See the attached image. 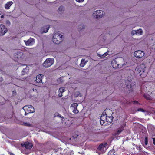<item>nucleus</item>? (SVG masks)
Here are the masks:
<instances>
[{
	"mask_svg": "<svg viewBox=\"0 0 155 155\" xmlns=\"http://www.w3.org/2000/svg\"><path fill=\"white\" fill-rule=\"evenodd\" d=\"M135 68L130 69L128 70L127 73L129 74L131 77H128L127 80L125 81V83L127 84L126 87L129 88H130V90L129 91H132V87L135 85V81L133 77L136 74V71L134 70Z\"/></svg>",
	"mask_w": 155,
	"mask_h": 155,
	"instance_id": "nucleus-1",
	"label": "nucleus"
},
{
	"mask_svg": "<svg viewBox=\"0 0 155 155\" xmlns=\"http://www.w3.org/2000/svg\"><path fill=\"white\" fill-rule=\"evenodd\" d=\"M145 65L143 64L137 66L134 69L136 74L142 77V74L145 71Z\"/></svg>",
	"mask_w": 155,
	"mask_h": 155,
	"instance_id": "nucleus-2",
	"label": "nucleus"
},
{
	"mask_svg": "<svg viewBox=\"0 0 155 155\" xmlns=\"http://www.w3.org/2000/svg\"><path fill=\"white\" fill-rule=\"evenodd\" d=\"M62 35L59 32L55 33L53 36L52 41L54 43L56 44H59L62 41Z\"/></svg>",
	"mask_w": 155,
	"mask_h": 155,
	"instance_id": "nucleus-3",
	"label": "nucleus"
},
{
	"mask_svg": "<svg viewBox=\"0 0 155 155\" xmlns=\"http://www.w3.org/2000/svg\"><path fill=\"white\" fill-rule=\"evenodd\" d=\"M54 62V60L53 58H48L44 62L43 66L45 68H48L52 65Z\"/></svg>",
	"mask_w": 155,
	"mask_h": 155,
	"instance_id": "nucleus-4",
	"label": "nucleus"
},
{
	"mask_svg": "<svg viewBox=\"0 0 155 155\" xmlns=\"http://www.w3.org/2000/svg\"><path fill=\"white\" fill-rule=\"evenodd\" d=\"M104 12L102 10H97L94 12L92 15L95 18H102L104 15Z\"/></svg>",
	"mask_w": 155,
	"mask_h": 155,
	"instance_id": "nucleus-5",
	"label": "nucleus"
},
{
	"mask_svg": "<svg viewBox=\"0 0 155 155\" xmlns=\"http://www.w3.org/2000/svg\"><path fill=\"white\" fill-rule=\"evenodd\" d=\"M14 60L15 61L21 60L23 57V53L21 51H18L16 53L14 54Z\"/></svg>",
	"mask_w": 155,
	"mask_h": 155,
	"instance_id": "nucleus-6",
	"label": "nucleus"
},
{
	"mask_svg": "<svg viewBox=\"0 0 155 155\" xmlns=\"http://www.w3.org/2000/svg\"><path fill=\"white\" fill-rule=\"evenodd\" d=\"M23 109L25 111V114L26 112H28V113H30L34 112V108L31 105H25L23 107Z\"/></svg>",
	"mask_w": 155,
	"mask_h": 155,
	"instance_id": "nucleus-7",
	"label": "nucleus"
},
{
	"mask_svg": "<svg viewBox=\"0 0 155 155\" xmlns=\"http://www.w3.org/2000/svg\"><path fill=\"white\" fill-rule=\"evenodd\" d=\"M145 53L141 50H137L134 53V55L137 58H142L144 55Z\"/></svg>",
	"mask_w": 155,
	"mask_h": 155,
	"instance_id": "nucleus-8",
	"label": "nucleus"
},
{
	"mask_svg": "<svg viewBox=\"0 0 155 155\" xmlns=\"http://www.w3.org/2000/svg\"><path fill=\"white\" fill-rule=\"evenodd\" d=\"M126 126V124L124 123L123 124L120 125V126L116 130L115 133V135H118L124 130V128Z\"/></svg>",
	"mask_w": 155,
	"mask_h": 155,
	"instance_id": "nucleus-9",
	"label": "nucleus"
},
{
	"mask_svg": "<svg viewBox=\"0 0 155 155\" xmlns=\"http://www.w3.org/2000/svg\"><path fill=\"white\" fill-rule=\"evenodd\" d=\"M8 30L3 25H0V35H3L7 32Z\"/></svg>",
	"mask_w": 155,
	"mask_h": 155,
	"instance_id": "nucleus-10",
	"label": "nucleus"
},
{
	"mask_svg": "<svg viewBox=\"0 0 155 155\" xmlns=\"http://www.w3.org/2000/svg\"><path fill=\"white\" fill-rule=\"evenodd\" d=\"M21 145L22 147H25L27 149H31L33 146V145L28 142H25L22 143Z\"/></svg>",
	"mask_w": 155,
	"mask_h": 155,
	"instance_id": "nucleus-11",
	"label": "nucleus"
},
{
	"mask_svg": "<svg viewBox=\"0 0 155 155\" xmlns=\"http://www.w3.org/2000/svg\"><path fill=\"white\" fill-rule=\"evenodd\" d=\"M107 145L106 142H104L101 144L97 148L98 150L102 151H104V150H106Z\"/></svg>",
	"mask_w": 155,
	"mask_h": 155,
	"instance_id": "nucleus-12",
	"label": "nucleus"
},
{
	"mask_svg": "<svg viewBox=\"0 0 155 155\" xmlns=\"http://www.w3.org/2000/svg\"><path fill=\"white\" fill-rule=\"evenodd\" d=\"M44 75L42 74H40L36 76V77L35 82L37 83H42V77Z\"/></svg>",
	"mask_w": 155,
	"mask_h": 155,
	"instance_id": "nucleus-13",
	"label": "nucleus"
},
{
	"mask_svg": "<svg viewBox=\"0 0 155 155\" xmlns=\"http://www.w3.org/2000/svg\"><path fill=\"white\" fill-rule=\"evenodd\" d=\"M35 40L32 38H31L27 41H25V43L27 45H31L33 44V43L34 42Z\"/></svg>",
	"mask_w": 155,
	"mask_h": 155,
	"instance_id": "nucleus-14",
	"label": "nucleus"
},
{
	"mask_svg": "<svg viewBox=\"0 0 155 155\" xmlns=\"http://www.w3.org/2000/svg\"><path fill=\"white\" fill-rule=\"evenodd\" d=\"M104 117V119L105 116L103 115V116H101L100 117V124L102 125H103V124L105 122V120H106V121L107 122H110V121H109V120H108V121L107 120V116H106V119H104V120L102 119V118Z\"/></svg>",
	"mask_w": 155,
	"mask_h": 155,
	"instance_id": "nucleus-15",
	"label": "nucleus"
},
{
	"mask_svg": "<svg viewBox=\"0 0 155 155\" xmlns=\"http://www.w3.org/2000/svg\"><path fill=\"white\" fill-rule=\"evenodd\" d=\"M111 64L112 67L114 68H117L119 67H120V66H119L120 64H117L116 60H114L112 61Z\"/></svg>",
	"mask_w": 155,
	"mask_h": 155,
	"instance_id": "nucleus-16",
	"label": "nucleus"
},
{
	"mask_svg": "<svg viewBox=\"0 0 155 155\" xmlns=\"http://www.w3.org/2000/svg\"><path fill=\"white\" fill-rule=\"evenodd\" d=\"M134 146H135L136 148L138 150V153H141L143 152V147L141 145H135V144H133Z\"/></svg>",
	"mask_w": 155,
	"mask_h": 155,
	"instance_id": "nucleus-17",
	"label": "nucleus"
},
{
	"mask_svg": "<svg viewBox=\"0 0 155 155\" xmlns=\"http://www.w3.org/2000/svg\"><path fill=\"white\" fill-rule=\"evenodd\" d=\"M29 68L26 67L25 68L23 69L22 71V75H24L27 74L29 72Z\"/></svg>",
	"mask_w": 155,
	"mask_h": 155,
	"instance_id": "nucleus-18",
	"label": "nucleus"
},
{
	"mask_svg": "<svg viewBox=\"0 0 155 155\" xmlns=\"http://www.w3.org/2000/svg\"><path fill=\"white\" fill-rule=\"evenodd\" d=\"M12 4L13 2L12 1L8 2L5 4V9H9L10 7Z\"/></svg>",
	"mask_w": 155,
	"mask_h": 155,
	"instance_id": "nucleus-19",
	"label": "nucleus"
},
{
	"mask_svg": "<svg viewBox=\"0 0 155 155\" xmlns=\"http://www.w3.org/2000/svg\"><path fill=\"white\" fill-rule=\"evenodd\" d=\"M143 97L147 100H151L152 99L150 95L147 94H144L143 95Z\"/></svg>",
	"mask_w": 155,
	"mask_h": 155,
	"instance_id": "nucleus-20",
	"label": "nucleus"
},
{
	"mask_svg": "<svg viewBox=\"0 0 155 155\" xmlns=\"http://www.w3.org/2000/svg\"><path fill=\"white\" fill-rule=\"evenodd\" d=\"M50 28V26H45L42 28V29L43 30V32L46 33L48 32V30Z\"/></svg>",
	"mask_w": 155,
	"mask_h": 155,
	"instance_id": "nucleus-21",
	"label": "nucleus"
},
{
	"mask_svg": "<svg viewBox=\"0 0 155 155\" xmlns=\"http://www.w3.org/2000/svg\"><path fill=\"white\" fill-rule=\"evenodd\" d=\"M85 26L83 24H81L79 25L78 26V31H81L83 29L85 28Z\"/></svg>",
	"mask_w": 155,
	"mask_h": 155,
	"instance_id": "nucleus-22",
	"label": "nucleus"
},
{
	"mask_svg": "<svg viewBox=\"0 0 155 155\" xmlns=\"http://www.w3.org/2000/svg\"><path fill=\"white\" fill-rule=\"evenodd\" d=\"M81 63L80 64V66L81 67H83L85 65L86 62L85 61V60L82 59L81 61Z\"/></svg>",
	"mask_w": 155,
	"mask_h": 155,
	"instance_id": "nucleus-23",
	"label": "nucleus"
},
{
	"mask_svg": "<svg viewBox=\"0 0 155 155\" xmlns=\"http://www.w3.org/2000/svg\"><path fill=\"white\" fill-rule=\"evenodd\" d=\"M132 102L133 103V104H138L140 105V104L139 103L138 101H127V103L128 104H130Z\"/></svg>",
	"mask_w": 155,
	"mask_h": 155,
	"instance_id": "nucleus-24",
	"label": "nucleus"
},
{
	"mask_svg": "<svg viewBox=\"0 0 155 155\" xmlns=\"http://www.w3.org/2000/svg\"><path fill=\"white\" fill-rule=\"evenodd\" d=\"M148 137L147 136H146L144 139V145L143 146L144 147H146V146L148 144Z\"/></svg>",
	"mask_w": 155,
	"mask_h": 155,
	"instance_id": "nucleus-25",
	"label": "nucleus"
},
{
	"mask_svg": "<svg viewBox=\"0 0 155 155\" xmlns=\"http://www.w3.org/2000/svg\"><path fill=\"white\" fill-rule=\"evenodd\" d=\"M137 32L136 34H138L140 35L142 34L143 31L141 29H140L136 31Z\"/></svg>",
	"mask_w": 155,
	"mask_h": 155,
	"instance_id": "nucleus-26",
	"label": "nucleus"
},
{
	"mask_svg": "<svg viewBox=\"0 0 155 155\" xmlns=\"http://www.w3.org/2000/svg\"><path fill=\"white\" fill-rule=\"evenodd\" d=\"M75 96L76 97H80L81 96V95L79 92H76L75 94Z\"/></svg>",
	"mask_w": 155,
	"mask_h": 155,
	"instance_id": "nucleus-27",
	"label": "nucleus"
},
{
	"mask_svg": "<svg viewBox=\"0 0 155 155\" xmlns=\"http://www.w3.org/2000/svg\"><path fill=\"white\" fill-rule=\"evenodd\" d=\"M64 8L63 6H61L59 7L58 9V12H61L62 11L64 10Z\"/></svg>",
	"mask_w": 155,
	"mask_h": 155,
	"instance_id": "nucleus-28",
	"label": "nucleus"
},
{
	"mask_svg": "<svg viewBox=\"0 0 155 155\" xmlns=\"http://www.w3.org/2000/svg\"><path fill=\"white\" fill-rule=\"evenodd\" d=\"M78 105V104L77 103H74L72 104L71 105V107H72L73 108H77V107Z\"/></svg>",
	"mask_w": 155,
	"mask_h": 155,
	"instance_id": "nucleus-29",
	"label": "nucleus"
},
{
	"mask_svg": "<svg viewBox=\"0 0 155 155\" xmlns=\"http://www.w3.org/2000/svg\"><path fill=\"white\" fill-rule=\"evenodd\" d=\"M65 91V88L64 87H61L59 88L58 91L59 92L63 93Z\"/></svg>",
	"mask_w": 155,
	"mask_h": 155,
	"instance_id": "nucleus-30",
	"label": "nucleus"
},
{
	"mask_svg": "<svg viewBox=\"0 0 155 155\" xmlns=\"http://www.w3.org/2000/svg\"><path fill=\"white\" fill-rule=\"evenodd\" d=\"M137 112H145V110L143 109L142 108H139L137 109L136 110Z\"/></svg>",
	"mask_w": 155,
	"mask_h": 155,
	"instance_id": "nucleus-31",
	"label": "nucleus"
},
{
	"mask_svg": "<svg viewBox=\"0 0 155 155\" xmlns=\"http://www.w3.org/2000/svg\"><path fill=\"white\" fill-rule=\"evenodd\" d=\"M79 112L78 110H77V108H74L73 110V112L75 114L78 113Z\"/></svg>",
	"mask_w": 155,
	"mask_h": 155,
	"instance_id": "nucleus-32",
	"label": "nucleus"
},
{
	"mask_svg": "<svg viewBox=\"0 0 155 155\" xmlns=\"http://www.w3.org/2000/svg\"><path fill=\"white\" fill-rule=\"evenodd\" d=\"M136 33H137V32L136 31H132V32H131V34H132V35H134L135 34H136Z\"/></svg>",
	"mask_w": 155,
	"mask_h": 155,
	"instance_id": "nucleus-33",
	"label": "nucleus"
},
{
	"mask_svg": "<svg viewBox=\"0 0 155 155\" xmlns=\"http://www.w3.org/2000/svg\"><path fill=\"white\" fill-rule=\"evenodd\" d=\"M57 114H58V115H57L59 117H60L62 118V119H61V120H62V119L64 118V117L63 116H61V114H59L58 113Z\"/></svg>",
	"mask_w": 155,
	"mask_h": 155,
	"instance_id": "nucleus-34",
	"label": "nucleus"
},
{
	"mask_svg": "<svg viewBox=\"0 0 155 155\" xmlns=\"http://www.w3.org/2000/svg\"><path fill=\"white\" fill-rule=\"evenodd\" d=\"M98 54V56L100 57H102V58H104L106 56H105V54H103L102 55V57L101 56V55L100 56L99 54Z\"/></svg>",
	"mask_w": 155,
	"mask_h": 155,
	"instance_id": "nucleus-35",
	"label": "nucleus"
},
{
	"mask_svg": "<svg viewBox=\"0 0 155 155\" xmlns=\"http://www.w3.org/2000/svg\"><path fill=\"white\" fill-rule=\"evenodd\" d=\"M152 139H153V143L155 145V138H152Z\"/></svg>",
	"mask_w": 155,
	"mask_h": 155,
	"instance_id": "nucleus-36",
	"label": "nucleus"
},
{
	"mask_svg": "<svg viewBox=\"0 0 155 155\" xmlns=\"http://www.w3.org/2000/svg\"><path fill=\"white\" fill-rule=\"evenodd\" d=\"M84 0H76V1L78 2H82Z\"/></svg>",
	"mask_w": 155,
	"mask_h": 155,
	"instance_id": "nucleus-37",
	"label": "nucleus"
},
{
	"mask_svg": "<svg viewBox=\"0 0 155 155\" xmlns=\"http://www.w3.org/2000/svg\"><path fill=\"white\" fill-rule=\"evenodd\" d=\"M62 93L60 92L59 94V97H62Z\"/></svg>",
	"mask_w": 155,
	"mask_h": 155,
	"instance_id": "nucleus-38",
	"label": "nucleus"
},
{
	"mask_svg": "<svg viewBox=\"0 0 155 155\" xmlns=\"http://www.w3.org/2000/svg\"><path fill=\"white\" fill-rule=\"evenodd\" d=\"M25 125L27 126H30V124L29 123H25Z\"/></svg>",
	"mask_w": 155,
	"mask_h": 155,
	"instance_id": "nucleus-39",
	"label": "nucleus"
},
{
	"mask_svg": "<svg viewBox=\"0 0 155 155\" xmlns=\"http://www.w3.org/2000/svg\"><path fill=\"white\" fill-rule=\"evenodd\" d=\"M8 153L10 155H15L14 153L9 152H8Z\"/></svg>",
	"mask_w": 155,
	"mask_h": 155,
	"instance_id": "nucleus-40",
	"label": "nucleus"
},
{
	"mask_svg": "<svg viewBox=\"0 0 155 155\" xmlns=\"http://www.w3.org/2000/svg\"><path fill=\"white\" fill-rule=\"evenodd\" d=\"M3 81V79L2 77H0V82L2 81Z\"/></svg>",
	"mask_w": 155,
	"mask_h": 155,
	"instance_id": "nucleus-41",
	"label": "nucleus"
},
{
	"mask_svg": "<svg viewBox=\"0 0 155 155\" xmlns=\"http://www.w3.org/2000/svg\"><path fill=\"white\" fill-rule=\"evenodd\" d=\"M104 54H105V56H106L108 54V53H107V52H105Z\"/></svg>",
	"mask_w": 155,
	"mask_h": 155,
	"instance_id": "nucleus-42",
	"label": "nucleus"
},
{
	"mask_svg": "<svg viewBox=\"0 0 155 155\" xmlns=\"http://www.w3.org/2000/svg\"><path fill=\"white\" fill-rule=\"evenodd\" d=\"M1 18H3L4 17V16L2 15L1 16Z\"/></svg>",
	"mask_w": 155,
	"mask_h": 155,
	"instance_id": "nucleus-43",
	"label": "nucleus"
},
{
	"mask_svg": "<svg viewBox=\"0 0 155 155\" xmlns=\"http://www.w3.org/2000/svg\"><path fill=\"white\" fill-rule=\"evenodd\" d=\"M134 153H136H136H137V152L135 151H134Z\"/></svg>",
	"mask_w": 155,
	"mask_h": 155,
	"instance_id": "nucleus-44",
	"label": "nucleus"
},
{
	"mask_svg": "<svg viewBox=\"0 0 155 155\" xmlns=\"http://www.w3.org/2000/svg\"><path fill=\"white\" fill-rule=\"evenodd\" d=\"M102 119H103H103H104V120L105 119H104V117H103L102 118Z\"/></svg>",
	"mask_w": 155,
	"mask_h": 155,
	"instance_id": "nucleus-45",
	"label": "nucleus"
},
{
	"mask_svg": "<svg viewBox=\"0 0 155 155\" xmlns=\"http://www.w3.org/2000/svg\"><path fill=\"white\" fill-rule=\"evenodd\" d=\"M78 136V135H77V136H76L75 137H77V136Z\"/></svg>",
	"mask_w": 155,
	"mask_h": 155,
	"instance_id": "nucleus-46",
	"label": "nucleus"
},
{
	"mask_svg": "<svg viewBox=\"0 0 155 155\" xmlns=\"http://www.w3.org/2000/svg\"><path fill=\"white\" fill-rule=\"evenodd\" d=\"M109 118H110V117H109Z\"/></svg>",
	"mask_w": 155,
	"mask_h": 155,
	"instance_id": "nucleus-47",
	"label": "nucleus"
},
{
	"mask_svg": "<svg viewBox=\"0 0 155 155\" xmlns=\"http://www.w3.org/2000/svg\"><path fill=\"white\" fill-rule=\"evenodd\" d=\"M55 151L56 152H57V151H56V150H55Z\"/></svg>",
	"mask_w": 155,
	"mask_h": 155,
	"instance_id": "nucleus-48",
	"label": "nucleus"
},
{
	"mask_svg": "<svg viewBox=\"0 0 155 155\" xmlns=\"http://www.w3.org/2000/svg\"><path fill=\"white\" fill-rule=\"evenodd\" d=\"M1 15V13H0V15Z\"/></svg>",
	"mask_w": 155,
	"mask_h": 155,
	"instance_id": "nucleus-49",
	"label": "nucleus"
}]
</instances>
